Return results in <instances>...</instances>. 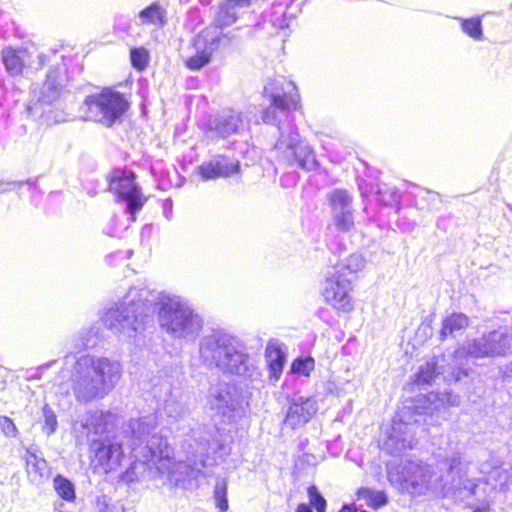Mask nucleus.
Returning <instances> with one entry per match:
<instances>
[{
  "label": "nucleus",
  "instance_id": "nucleus-49",
  "mask_svg": "<svg viewBox=\"0 0 512 512\" xmlns=\"http://www.w3.org/2000/svg\"><path fill=\"white\" fill-rule=\"evenodd\" d=\"M0 87L1 89L6 92L8 90V88L6 87L5 83L3 80H0Z\"/></svg>",
  "mask_w": 512,
  "mask_h": 512
},
{
  "label": "nucleus",
  "instance_id": "nucleus-39",
  "mask_svg": "<svg viewBox=\"0 0 512 512\" xmlns=\"http://www.w3.org/2000/svg\"><path fill=\"white\" fill-rule=\"evenodd\" d=\"M415 197L416 199L427 202L428 209L438 208V205L442 202L441 195L438 192L425 188H418Z\"/></svg>",
  "mask_w": 512,
  "mask_h": 512
},
{
  "label": "nucleus",
  "instance_id": "nucleus-54",
  "mask_svg": "<svg viewBox=\"0 0 512 512\" xmlns=\"http://www.w3.org/2000/svg\"><path fill=\"white\" fill-rule=\"evenodd\" d=\"M127 256L129 257L131 254V251H126Z\"/></svg>",
  "mask_w": 512,
  "mask_h": 512
},
{
  "label": "nucleus",
  "instance_id": "nucleus-26",
  "mask_svg": "<svg viewBox=\"0 0 512 512\" xmlns=\"http://www.w3.org/2000/svg\"><path fill=\"white\" fill-rule=\"evenodd\" d=\"M101 327L99 324H92L82 328L78 335L72 339V346L76 351L94 348L101 339Z\"/></svg>",
  "mask_w": 512,
  "mask_h": 512
},
{
  "label": "nucleus",
  "instance_id": "nucleus-8",
  "mask_svg": "<svg viewBox=\"0 0 512 512\" xmlns=\"http://www.w3.org/2000/svg\"><path fill=\"white\" fill-rule=\"evenodd\" d=\"M365 266L360 254H352L327 269L322 283V295L327 304L342 312H349L352 304V282Z\"/></svg>",
  "mask_w": 512,
  "mask_h": 512
},
{
  "label": "nucleus",
  "instance_id": "nucleus-1",
  "mask_svg": "<svg viewBox=\"0 0 512 512\" xmlns=\"http://www.w3.org/2000/svg\"><path fill=\"white\" fill-rule=\"evenodd\" d=\"M154 313L161 331L171 339L185 343L198 339V358L206 368L244 380L260 378L259 368L245 341L223 328H211L200 336L204 319L181 295L134 286L105 309L101 320L114 334L136 338L154 326Z\"/></svg>",
  "mask_w": 512,
  "mask_h": 512
},
{
  "label": "nucleus",
  "instance_id": "nucleus-28",
  "mask_svg": "<svg viewBox=\"0 0 512 512\" xmlns=\"http://www.w3.org/2000/svg\"><path fill=\"white\" fill-rule=\"evenodd\" d=\"M108 418L109 415L103 411H90L86 414L82 427L87 431V435H102L108 432Z\"/></svg>",
  "mask_w": 512,
  "mask_h": 512
},
{
  "label": "nucleus",
  "instance_id": "nucleus-25",
  "mask_svg": "<svg viewBox=\"0 0 512 512\" xmlns=\"http://www.w3.org/2000/svg\"><path fill=\"white\" fill-rule=\"evenodd\" d=\"M265 358L268 365L270 378L278 381L285 365V354L276 340H270L265 349Z\"/></svg>",
  "mask_w": 512,
  "mask_h": 512
},
{
  "label": "nucleus",
  "instance_id": "nucleus-53",
  "mask_svg": "<svg viewBox=\"0 0 512 512\" xmlns=\"http://www.w3.org/2000/svg\"><path fill=\"white\" fill-rule=\"evenodd\" d=\"M72 352H69L67 355H65V359H67L69 357V355H71Z\"/></svg>",
  "mask_w": 512,
  "mask_h": 512
},
{
  "label": "nucleus",
  "instance_id": "nucleus-11",
  "mask_svg": "<svg viewBox=\"0 0 512 512\" xmlns=\"http://www.w3.org/2000/svg\"><path fill=\"white\" fill-rule=\"evenodd\" d=\"M512 354V333L506 328L491 331L479 338H474L455 351V359L497 357Z\"/></svg>",
  "mask_w": 512,
  "mask_h": 512
},
{
  "label": "nucleus",
  "instance_id": "nucleus-37",
  "mask_svg": "<svg viewBox=\"0 0 512 512\" xmlns=\"http://www.w3.org/2000/svg\"><path fill=\"white\" fill-rule=\"evenodd\" d=\"M309 504L311 509L316 512H326L327 502L324 496L315 485H311L307 489Z\"/></svg>",
  "mask_w": 512,
  "mask_h": 512
},
{
  "label": "nucleus",
  "instance_id": "nucleus-12",
  "mask_svg": "<svg viewBox=\"0 0 512 512\" xmlns=\"http://www.w3.org/2000/svg\"><path fill=\"white\" fill-rule=\"evenodd\" d=\"M135 178L136 175L133 172L116 171L109 180V190L115 194L119 203L125 205V210L130 215V222L136 220V214L147 201Z\"/></svg>",
  "mask_w": 512,
  "mask_h": 512
},
{
  "label": "nucleus",
  "instance_id": "nucleus-10",
  "mask_svg": "<svg viewBox=\"0 0 512 512\" xmlns=\"http://www.w3.org/2000/svg\"><path fill=\"white\" fill-rule=\"evenodd\" d=\"M83 107L86 110L87 119L111 127L121 119L129 103L119 91L104 88L100 93L87 96Z\"/></svg>",
  "mask_w": 512,
  "mask_h": 512
},
{
  "label": "nucleus",
  "instance_id": "nucleus-14",
  "mask_svg": "<svg viewBox=\"0 0 512 512\" xmlns=\"http://www.w3.org/2000/svg\"><path fill=\"white\" fill-rule=\"evenodd\" d=\"M151 394L168 418L179 421L188 414L187 397L179 389L174 390L168 379H153Z\"/></svg>",
  "mask_w": 512,
  "mask_h": 512
},
{
  "label": "nucleus",
  "instance_id": "nucleus-9",
  "mask_svg": "<svg viewBox=\"0 0 512 512\" xmlns=\"http://www.w3.org/2000/svg\"><path fill=\"white\" fill-rule=\"evenodd\" d=\"M68 78L65 65L53 66L38 91H34L27 105V113L34 119H43L49 124L52 121L50 113L63 97Z\"/></svg>",
  "mask_w": 512,
  "mask_h": 512
},
{
  "label": "nucleus",
  "instance_id": "nucleus-38",
  "mask_svg": "<svg viewBox=\"0 0 512 512\" xmlns=\"http://www.w3.org/2000/svg\"><path fill=\"white\" fill-rule=\"evenodd\" d=\"M42 418L44 421L43 431L48 436L54 434L58 427L57 417L53 409L47 403L42 408Z\"/></svg>",
  "mask_w": 512,
  "mask_h": 512
},
{
  "label": "nucleus",
  "instance_id": "nucleus-36",
  "mask_svg": "<svg viewBox=\"0 0 512 512\" xmlns=\"http://www.w3.org/2000/svg\"><path fill=\"white\" fill-rule=\"evenodd\" d=\"M149 51L144 47H133L130 49V61L132 67L137 71H143L149 64Z\"/></svg>",
  "mask_w": 512,
  "mask_h": 512
},
{
  "label": "nucleus",
  "instance_id": "nucleus-41",
  "mask_svg": "<svg viewBox=\"0 0 512 512\" xmlns=\"http://www.w3.org/2000/svg\"><path fill=\"white\" fill-rule=\"evenodd\" d=\"M0 430L7 438H18L19 430L14 421L7 416H0Z\"/></svg>",
  "mask_w": 512,
  "mask_h": 512
},
{
  "label": "nucleus",
  "instance_id": "nucleus-40",
  "mask_svg": "<svg viewBox=\"0 0 512 512\" xmlns=\"http://www.w3.org/2000/svg\"><path fill=\"white\" fill-rule=\"evenodd\" d=\"M291 369L296 374L308 376L314 369V360L310 357L297 358L293 361Z\"/></svg>",
  "mask_w": 512,
  "mask_h": 512
},
{
  "label": "nucleus",
  "instance_id": "nucleus-6",
  "mask_svg": "<svg viewBox=\"0 0 512 512\" xmlns=\"http://www.w3.org/2000/svg\"><path fill=\"white\" fill-rule=\"evenodd\" d=\"M250 0H222L214 17V26L203 29L193 39L194 54L188 57L185 65L190 70H199L207 65L213 53L221 46L234 40L231 33H223L222 27L236 22L242 9L249 7Z\"/></svg>",
  "mask_w": 512,
  "mask_h": 512
},
{
  "label": "nucleus",
  "instance_id": "nucleus-24",
  "mask_svg": "<svg viewBox=\"0 0 512 512\" xmlns=\"http://www.w3.org/2000/svg\"><path fill=\"white\" fill-rule=\"evenodd\" d=\"M167 9L159 1L150 3L137 14V25H152L157 28L164 27L168 22Z\"/></svg>",
  "mask_w": 512,
  "mask_h": 512
},
{
  "label": "nucleus",
  "instance_id": "nucleus-51",
  "mask_svg": "<svg viewBox=\"0 0 512 512\" xmlns=\"http://www.w3.org/2000/svg\"><path fill=\"white\" fill-rule=\"evenodd\" d=\"M8 190H9V188H3V189H1V190H0V192H1V193H4V192H6V191H8Z\"/></svg>",
  "mask_w": 512,
  "mask_h": 512
},
{
  "label": "nucleus",
  "instance_id": "nucleus-2",
  "mask_svg": "<svg viewBox=\"0 0 512 512\" xmlns=\"http://www.w3.org/2000/svg\"><path fill=\"white\" fill-rule=\"evenodd\" d=\"M409 409L404 408L393 419L391 432L383 443V449L400 460L386 465L389 482L412 495L431 494L466 502L476 494L478 480L469 476L471 461L465 458L459 443L449 441L433 453L435 466L408 455L415 443L414 424L408 418Z\"/></svg>",
  "mask_w": 512,
  "mask_h": 512
},
{
  "label": "nucleus",
  "instance_id": "nucleus-15",
  "mask_svg": "<svg viewBox=\"0 0 512 512\" xmlns=\"http://www.w3.org/2000/svg\"><path fill=\"white\" fill-rule=\"evenodd\" d=\"M352 196L347 190L334 189L327 194L333 224L338 231L349 232L354 227Z\"/></svg>",
  "mask_w": 512,
  "mask_h": 512
},
{
  "label": "nucleus",
  "instance_id": "nucleus-55",
  "mask_svg": "<svg viewBox=\"0 0 512 512\" xmlns=\"http://www.w3.org/2000/svg\"><path fill=\"white\" fill-rule=\"evenodd\" d=\"M473 512H481V510L479 508H477Z\"/></svg>",
  "mask_w": 512,
  "mask_h": 512
},
{
  "label": "nucleus",
  "instance_id": "nucleus-50",
  "mask_svg": "<svg viewBox=\"0 0 512 512\" xmlns=\"http://www.w3.org/2000/svg\"><path fill=\"white\" fill-rule=\"evenodd\" d=\"M202 5H210L212 0H199Z\"/></svg>",
  "mask_w": 512,
  "mask_h": 512
},
{
  "label": "nucleus",
  "instance_id": "nucleus-20",
  "mask_svg": "<svg viewBox=\"0 0 512 512\" xmlns=\"http://www.w3.org/2000/svg\"><path fill=\"white\" fill-rule=\"evenodd\" d=\"M318 411V402L315 397L294 396L289 403L285 422L292 429L302 426Z\"/></svg>",
  "mask_w": 512,
  "mask_h": 512
},
{
  "label": "nucleus",
  "instance_id": "nucleus-17",
  "mask_svg": "<svg viewBox=\"0 0 512 512\" xmlns=\"http://www.w3.org/2000/svg\"><path fill=\"white\" fill-rule=\"evenodd\" d=\"M244 126L245 119L241 111L225 109L209 120L207 133L212 138H227L233 134H240Z\"/></svg>",
  "mask_w": 512,
  "mask_h": 512
},
{
  "label": "nucleus",
  "instance_id": "nucleus-43",
  "mask_svg": "<svg viewBox=\"0 0 512 512\" xmlns=\"http://www.w3.org/2000/svg\"><path fill=\"white\" fill-rule=\"evenodd\" d=\"M298 179H299V175L297 172L288 173V174L283 175L280 178V185L282 187H292V186L296 185V183L298 182Z\"/></svg>",
  "mask_w": 512,
  "mask_h": 512
},
{
  "label": "nucleus",
  "instance_id": "nucleus-19",
  "mask_svg": "<svg viewBox=\"0 0 512 512\" xmlns=\"http://www.w3.org/2000/svg\"><path fill=\"white\" fill-rule=\"evenodd\" d=\"M240 171V162L225 155H216L196 168L204 181L226 178Z\"/></svg>",
  "mask_w": 512,
  "mask_h": 512
},
{
  "label": "nucleus",
  "instance_id": "nucleus-45",
  "mask_svg": "<svg viewBox=\"0 0 512 512\" xmlns=\"http://www.w3.org/2000/svg\"><path fill=\"white\" fill-rule=\"evenodd\" d=\"M500 373L502 374L503 381L509 385L512 383V362L505 365V367L500 368Z\"/></svg>",
  "mask_w": 512,
  "mask_h": 512
},
{
  "label": "nucleus",
  "instance_id": "nucleus-52",
  "mask_svg": "<svg viewBox=\"0 0 512 512\" xmlns=\"http://www.w3.org/2000/svg\"><path fill=\"white\" fill-rule=\"evenodd\" d=\"M54 362H55V361H51V362L47 363V364L45 365V367H49V366H50L52 363H54Z\"/></svg>",
  "mask_w": 512,
  "mask_h": 512
},
{
  "label": "nucleus",
  "instance_id": "nucleus-33",
  "mask_svg": "<svg viewBox=\"0 0 512 512\" xmlns=\"http://www.w3.org/2000/svg\"><path fill=\"white\" fill-rule=\"evenodd\" d=\"M151 460L143 458H135L129 467L121 474V480L126 484H132L139 480L140 475L146 470V463Z\"/></svg>",
  "mask_w": 512,
  "mask_h": 512
},
{
  "label": "nucleus",
  "instance_id": "nucleus-35",
  "mask_svg": "<svg viewBox=\"0 0 512 512\" xmlns=\"http://www.w3.org/2000/svg\"><path fill=\"white\" fill-rule=\"evenodd\" d=\"M228 483L226 478L217 477L214 486L213 497L216 503V507L220 512H226L228 510V498H227Z\"/></svg>",
  "mask_w": 512,
  "mask_h": 512
},
{
  "label": "nucleus",
  "instance_id": "nucleus-48",
  "mask_svg": "<svg viewBox=\"0 0 512 512\" xmlns=\"http://www.w3.org/2000/svg\"><path fill=\"white\" fill-rule=\"evenodd\" d=\"M295 512H312L310 505L306 503H300Z\"/></svg>",
  "mask_w": 512,
  "mask_h": 512
},
{
  "label": "nucleus",
  "instance_id": "nucleus-22",
  "mask_svg": "<svg viewBox=\"0 0 512 512\" xmlns=\"http://www.w3.org/2000/svg\"><path fill=\"white\" fill-rule=\"evenodd\" d=\"M28 59L26 48L6 46L1 50V62L10 77L22 76Z\"/></svg>",
  "mask_w": 512,
  "mask_h": 512
},
{
  "label": "nucleus",
  "instance_id": "nucleus-7",
  "mask_svg": "<svg viewBox=\"0 0 512 512\" xmlns=\"http://www.w3.org/2000/svg\"><path fill=\"white\" fill-rule=\"evenodd\" d=\"M158 425L157 413L131 418L123 425V434L134 458L155 460L170 457L171 449Z\"/></svg>",
  "mask_w": 512,
  "mask_h": 512
},
{
  "label": "nucleus",
  "instance_id": "nucleus-34",
  "mask_svg": "<svg viewBox=\"0 0 512 512\" xmlns=\"http://www.w3.org/2000/svg\"><path fill=\"white\" fill-rule=\"evenodd\" d=\"M460 21L462 31L473 38L481 40L483 38L482 21L480 17L457 18Z\"/></svg>",
  "mask_w": 512,
  "mask_h": 512
},
{
  "label": "nucleus",
  "instance_id": "nucleus-46",
  "mask_svg": "<svg viewBox=\"0 0 512 512\" xmlns=\"http://www.w3.org/2000/svg\"><path fill=\"white\" fill-rule=\"evenodd\" d=\"M339 512H357V507L354 503L344 504Z\"/></svg>",
  "mask_w": 512,
  "mask_h": 512
},
{
  "label": "nucleus",
  "instance_id": "nucleus-47",
  "mask_svg": "<svg viewBox=\"0 0 512 512\" xmlns=\"http://www.w3.org/2000/svg\"><path fill=\"white\" fill-rule=\"evenodd\" d=\"M39 66H43L46 62L50 61V56L44 53H40L37 56Z\"/></svg>",
  "mask_w": 512,
  "mask_h": 512
},
{
  "label": "nucleus",
  "instance_id": "nucleus-3",
  "mask_svg": "<svg viewBox=\"0 0 512 512\" xmlns=\"http://www.w3.org/2000/svg\"><path fill=\"white\" fill-rule=\"evenodd\" d=\"M264 94L270 105L262 111L265 124L278 128L279 137L274 145L276 160L287 166L312 171L319 167L313 147L299 134L295 124L294 111L299 105V95L295 84L285 78L269 80L264 86Z\"/></svg>",
  "mask_w": 512,
  "mask_h": 512
},
{
  "label": "nucleus",
  "instance_id": "nucleus-13",
  "mask_svg": "<svg viewBox=\"0 0 512 512\" xmlns=\"http://www.w3.org/2000/svg\"><path fill=\"white\" fill-rule=\"evenodd\" d=\"M445 356H434L424 365L419 367L416 373V382L418 384H431L439 375L449 384L460 382L463 378L469 376L470 368L463 366L462 359H455V353L452 356V365L444 366Z\"/></svg>",
  "mask_w": 512,
  "mask_h": 512
},
{
  "label": "nucleus",
  "instance_id": "nucleus-18",
  "mask_svg": "<svg viewBox=\"0 0 512 512\" xmlns=\"http://www.w3.org/2000/svg\"><path fill=\"white\" fill-rule=\"evenodd\" d=\"M358 189L363 199L373 196L375 201L384 207L400 210L401 193L390 183L378 182L370 184L365 179L358 180Z\"/></svg>",
  "mask_w": 512,
  "mask_h": 512
},
{
  "label": "nucleus",
  "instance_id": "nucleus-27",
  "mask_svg": "<svg viewBox=\"0 0 512 512\" xmlns=\"http://www.w3.org/2000/svg\"><path fill=\"white\" fill-rule=\"evenodd\" d=\"M469 325V318L464 313L454 312L442 321L440 340L445 341L448 336H455L456 333L465 330Z\"/></svg>",
  "mask_w": 512,
  "mask_h": 512
},
{
  "label": "nucleus",
  "instance_id": "nucleus-16",
  "mask_svg": "<svg viewBox=\"0 0 512 512\" xmlns=\"http://www.w3.org/2000/svg\"><path fill=\"white\" fill-rule=\"evenodd\" d=\"M240 394L237 387L227 382H220L210 389L208 402L210 408L223 418L234 417L239 406Z\"/></svg>",
  "mask_w": 512,
  "mask_h": 512
},
{
  "label": "nucleus",
  "instance_id": "nucleus-23",
  "mask_svg": "<svg viewBox=\"0 0 512 512\" xmlns=\"http://www.w3.org/2000/svg\"><path fill=\"white\" fill-rule=\"evenodd\" d=\"M24 460L28 477L32 482H40L43 478L48 477V463L37 445H30L26 449Z\"/></svg>",
  "mask_w": 512,
  "mask_h": 512
},
{
  "label": "nucleus",
  "instance_id": "nucleus-29",
  "mask_svg": "<svg viewBox=\"0 0 512 512\" xmlns=\"http://www.w3.org/2000/svg\"><path fill=\"white\" fill-rule=\"evenodd\" d=\"M356 495L358 500H365L366 504L373 509L381 508L388 503V497L384 491H375L362 487L357 490Z\"/></svg>",
  "mask_w": 512,
  "mask_h": 512
},
{
  "label": "nucleus",
  "instance_id": "nucleus-30",
  "mask_svg": "<svg viewBox=\"0 0 512 512\" xmlns=\"http://www.w3.org/2000/svg\"><path fill=\"white\" fill-rule=\"evenodd\" d=\"M487 482L499 491L508 490L512 484V469H492L488 474Z\"/></svg>",
  "mask_w": 512,
  "mask_h": 512
},
{
  "label": "nucleus",
  "instance_id": "nucleus-44",
  "mask_svg": "<svg viewBox=\"0 0 512 512\" xmlns=\"http://www.w3.org/2000/svg\"><path fill=\"white\" fill-rule=\"evenodd\" d=\"M173 202L170 198H167L163 201L162 203V212H163V216L167 219V220H171L172 217H173Z\"/></svg>",
  "mask_w": 512,
  "mask_h": 512
},
{
  "label": "nucleus",
  "instance_id": "nucleus-42",
  "mask_svg": "<svg viewBox=\"0 0 512 512\" xmlns=\"http://www.w3.org/2000/svg\"><path fill=\"white\" fill-rule=\"evenodd\" d=\"M96 506L98 512H115V506L111 504V498L106 495L97 497Z\"/></svg>",
  "mask_w": 512,
  "mask_h": 512
},
{
  "label": "nucleus",
  "instance_id": "nucleus-31",
  "mask_svg": "<svg viewBox=\"0 0 512 512\" xmlns=\"http://www.w3.org/2000/svg\"><path fill=\"white\" fill-rule=\"evenodd\" d=\"M286 4L282 1L276 0L273 3L272 13L270 16L271 24L280 30L287 29L292 16L286 14Z\"/></svg>",
  "mask_w": 512,
  "mask_h": 512
},
{
  "label": "nucleus",
  "instance_id": "nucleus-21",
  "mask_svg": "<svg viewBox=\"0 0 512 512\" xmlns=\"http://www.w3.org/2000/svg\"><path fill=\"white\" fill-rule=\"evenodd\" d=\"M95 458L105 473L116 470L124 457L122 444L109 439L95 440L91 445Z\"/></svg>",
  "mask_w": 512,
  "mask_h": 512
},
{
  "label": "nucleus",
  "instance_id": "nucleus-4",
  "mask_svg": "<svg viewBox=\"0 0 512 512\" xmlns=\"http://www.w3.org/2000/svg\"><path fill=\"white\" fill-rule=\"evenodd\" d=\"M186 461L174 464L169 481L176 487L190 489L206 477L203 469L217 465L230 454L223 433L215 425H198L191 428L181 445Z\"/></svg>",
  "mask_w": 512,
  "mask_h": 512
},
{
  "label": "nucleus",
  "instance_id": "nucleus-5",
  "mask_svg": "<svg viewBox=\"0 0 512 512\" xmlns=\"http://www.w3.org/2000/svg\"><path fill=\"white\" fill-rule=\"evenodd\" d=\"M121 364L107 357L85 354L78 357L71 373L72 390L80 403L103 399L116 386Z\"/></svg>",
  "mask_w": 512,
  "mask_h": 512
},
{
  "label": "nucleus",
  "instance_id": "nucleus-32",
  "mask_svg": "<svg viewBox=\"0 0 512 512\" xmlns=\"http://www.w3.org/2000/svg\"><path fill=\"white\" fill-rule=\"evenodd\" d=\"M53 486L59 497L67 502L74 501L75 486L68 478L61 474H57L53 479Z\"/></svg>",
  "mask_w": 512,
  "mask_h": 512
}]
</instances>
